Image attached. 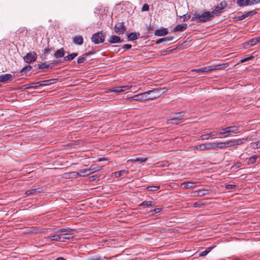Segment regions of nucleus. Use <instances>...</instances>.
<instances>
[{"label": "nucleus", "instance_id": "f257e3e1", "mask_svg": "<svg viewBox=\"0 0 260 260\" xmlns=\"http://www.w3.org/2000/svg\"><path fill=\"white\" fill-rule=\"evenodd\" d=\"M193 15L194 16L191 18V20L196 21L197 23L210 21L215 17L214 12L212 11H206L202 14L196 11L194 13Z\"/></svg>", "mask_w": 260, "mask_h": 260}, {"label": "nucleus", "instance_id": "f03ea898", "mask_svg": "<svg viewBox=\"0 0 260 260\" xmlns=\"http://www.w3.org/2000/svg\"><path fill=\"white\" fill-rule=\"evenodd\" d=\"M185 113V112L181 111L180 112L174 113L173 116H170L169 119L168 120L167 123L178 124L179 122L182 121L183 117L184 116Z\"/></svg>", "mask_w": 260, "mask_h": 260}, {"label": "nucleus", "instance_id": "7ed1b4c3", "mask_svg": "<svg viewBox=\"0 0 260 260\" xmlns=\"http://www.w3.org/2000/svg\"><path fill=\"white\" fill-rule=\"evenodd\" d=\"M167 90L168 89L166 87H164L162 88H154L152 90L147 91V92H149V100H152L159 97L162 94L166 92Z\"/></svg>", "mask_w": 260, "mask_h": 260}, {"label": "nucleus", "instance_id": "20e7f679", "mask_svg": "<svg viewBox=\"0 0 260 260\" xmlns=\"http://www.w3.org/2000/svg\"><path fill=\"white\" fill-rule=\"evenodd\" d=\"M106 36V32L100 31L93 34L91 38V40L95 44H99L104 42Z\"/></svg>", "mask_w": 260, "mask_h": 260}, {"label": "nucleus", "instance_id": "39448f33", "mask_svg": "<svg viewBox=\"0 0 260 260\" xmlns=\"http://www.w3.org/2000/svg\"><path fill=\"white\" fill-rule=\"evenodd\" d=\"M148 95L149 92L146 91L143 93L134 95V96L130 97L129 99V100L136 101L144 102L149 100Z\"/></svg>", "mask_w": 260, "mask_h": 260}, {"label": "nucleus", "instance_id": "423d86ee", "mask_svg": "<svg viewBox=\"0 0 260 260\" xmlns=\"http://www.w3.org/2000/svg\"><path fill=\"white\" fill-rule=\"evenodd\" d=\"M115 32L118 35H123L126 30L123 22H118L114 26Z\"/></svg>", "mask_w": 260, "mask_h": 260}, {"label": "nucleus", "instance_id": "0eeeda50", "mask_svg": "<svg viewBox=\"0 0 260 260\" xmlns=\"http://www.w3.org/2000/svg\"><path fill=\"white\" fill-rule=\"evenodd\" d=\"M24 61L28 63L35 61L37 58V55L34 51L29 52L23 57Z\"/></svg>", "mask_w": 260, "mask_h": 260}, {"label": "nucleus", "instance_id": "6e6552de", "mask_svg": "<svg viewBox=\"0 0 260 260\" xmlns=\"http://www.w3.org/2000/svg\"><path fill=\"white\" fill-rule=\"evenodd\" d=\"M228 6V3L225 1L221 2L219 5L215 7L214 9L212 11L214 12V15L215 16V13H221L223 9Z\"/></svg>", "mask_w": 260, "mask_h": 260}, {"label": "nucleus", "instance_id": "1a4fd4ad", "mask_svg": "<svg viewBox=\"0 0 260 260\" xmlns=\"http://www.w3.org/2000/svg\"><path fill=\"white\" fill-rule=\"evenodd\" d=\"M169 33V30L167 28L161 27L160 29H156L154 31V35L156 36H164L168 35Z\"/></svg>", "mask_w": 260, "mask_h": 260}, {"label": "nucleus", "instance_id": "9d476101", "mask_svg": "<svg viewBox=\"0 0 260 260\" xmlns=\"http://www.w3.org/2000/svg\"><path fill=\"white\" fill-rule=\"evenodd\" d=\"M229 66V63L214 64L210 66L211 71H212L213 70H223L226 68L228 67Z\"/></svg>", "mask_w": 260, "mask_h": 260}, {"label": "nucleus", "instance_id": "9b49d317", "mask_svg": "<svg viewBox=\"0 0 260 260\" xmlns=\"http://www.w3.org/2000/svg\"><path fill=\"white\" fill-rule=\"evenodd\" d=\"M13 79V77L11 74H6L0 75V82L2 83H6L8 81H11Z\"/></svg>", "mask_w": 260, "mask_h": 260}, {"label": "nucleus", "instance_id": "f8f14e48", "mask_svg": "<svg viewBox=\"0 0 260 260\" xmlns=\"http://www.w3.org/2000/svg\"><path fill=\"white\" fill-rule=\"evenodd\" d=\"M73 42L78 45H82L83 44L84 39L82 36L76 35L72 38Z\"/></svg>", "mask_w": 260, "mask_h": 260}, {"label": "nucleus", "instance_id": "ddd939ff", "mask_svg": "<svg viewBox=\"0 0 260 260\" xmlns=\"http://www.w3.org/2000/svg\"><path fill=\"white\" fill-rule=\"evenodd\" d=\"M123 41V39H121L120 37L116 35H112L108 39V42L111 44H116L121 43Z\"/></svg>", "mask_w": 260, "mask_h": 260}, {"label": "nucleus", "instance_id": "4468645a", "mask_svg": "<svg viewBox=\"0 0 260 260\" xmlns=\"http://www.w3.org/2000/svg\"><path fill=\"white\" fill-rule=\"evenodd\" d=\"M187 27L186 23H182L178 24L175 27H174L173 32H180L185 30Z\"/></svg>", "mask_w": 260, "mask_h": 260}, {"label": "nucleus", "instance_id": "2eb2a0df", "mask_svg": "<svg viewBox=\"0 0 260 260\" xmlns=\"http://www.w3.org/2000/svg\"><path fill=\"white\" fill-rule=\"evenodd\" d=\"M140 37V34L139 32H132L127 36L128 41H135Z\"/></svg>", "mask_w": 260, "mask_h": 260}, {"label": "nucleus", "instance_id": "dca6fc26", "mask_svg": "<svg viewBox=\"0 0 260 260\" xmlns=\"http://www.w3.org/2000/svg\"><path fill=\"white\" fill-rule=\"evenodd\" d=\"M232 140H230L229 141H227L225 142H220V143H217L218 147L220 149H222L224 148H228L230 147L233 146V143H232Z\"/></svg>", "mask_w": 260, "mask_h": 260}, {"label": "nucleus", "instance_id": "f3484780", "mask_svg": "<svg viewBox=\"0 0 260 260\" xmlns=\"http://www.w3.org/2000/svg\"><path fill=\"white\" fill-rule=\"evenodd\" d=\"M42 190L43 189L41 188L30 189L26 190L25 191V193L27 196H29V195H31V194L36 195V194H39L40 192H41Z\"/></svg>", "mask_w": 260, "mask_h": 260}, {"label": "nucleus", "instance_id": "a211bd4d", "mask_svg": "<svg viewBox=\"0 0 260 260\" xmlns=\"http://www.w3.org/2000/svg\"><path fill=\"white\" fill-rule=\"evenodd\" d=\"M204 145L206 150H215L218 147L217 142L205 143Z\"/></svg>", "mask_w": 260, "mask_h": 260}, {"label": "nucleus", "instance_id": "6ab92c4d", "mask_svg": "<svg viewBox=\"0 0 260 260\" xmlns=\"http://www.w3.org/2000/svg\"><path fill=\"white\" fill-rule=\"evenodd\" d=\"M65 53L66 51L64 48H61L54 52V56L56 58H61L64 56Z\"/></svg>", "mask_w": 260, "mask_h": 260}, {"label": "nucleus", "instance_id": "aec40b11", "mask_svg": "<svg viewBox=\"0 0 260 260\" xmlns=\"http://www.w3.org/2000/svg\"><path fill=\"white\" fill-rule=\"evenodd\" d=\"M211 192H212V190L205 189H200L197 191V196L202 197L208 194Z\"/></svg>", "mask_w": 260, "mask_h": 260}, {"label": "nucleus", "instance_id": "412c9836", "mask_svg": "<svg viewBox=\"0 0 260 260\" xmlns=\"http://www.w3.org/2000/svg\"><path fill=\"white\" fill-rule=\"evenodd\" d=\"M32 68L31 66H29V65L26 66L24 67V68H23L21 69V70L20 71V72L18 73V74H20V75L17 74L16 76H20L26 74L29 71H30L32 69Z\"/></svg>", "mask_w": 260, "mask_h": 260}, {"label": "nucleus", "instance_id": "4be33fe9", "mask_svg": "<svg viewBox=\"0 0 260 260\" xmlns=\"http://www.w3.org/2000/svg\"><path fill=\"white\" fill-rule=\"evenodd\" d=\"M55 233H62V232H66V233H71L73 231H75V229H72L70 228H59V229H53Z\"/></svg>", "mask_w": 260, "mask_h": 260}, {"label": "nucleus", "instance_id": "5701e85b", "mask_svg": "<svg viewBox=\"0 0 260 260\" xmlns=\"http://www.w3.org/2000/svg\"><path fill=\"white\" fill-rule=\"evenodd\" d=\"M218 131H213L211 132L210 133L206 135H203L201 136L202 139L203 140H208L210 137H212L213 136H218Z\"/></svg>", "mask_w": 260, "mask_h": 260}, {"label": "nucleus", "instance_id": "b1692460", "mask_svg": "<svg viewBox=\"0 0 260 260\" xmlns=\"http://www.w3.org/2000/svg\"><path fill=\"white\" fill-rule=\"evenodd\" d=\"M173 39H174L173 36H168L167 37H165V38H162L158 39L156 41L155 44H159L160 43L165 42L167 41H170L173 40Z\"/></svg>", "mask_w": 260, "mask_h": 260}, {"label": "nucleus", "instance_id": "393cba45", "mask_svg": "<svg viewBox=\"0 0 260 260\" xmlns=\"http://www.w3.org/2000/svg\"><path fill=\"white\" fill-rule=\"evenodd\" d=\"M220 132H218V135L219 136V137L221 138H226L230 135L229 132H228V130L225 128H222L221 129Z\"/></svg>", "mask_w": 260, "mask_h": 260}, {"label": "nucleus", "instance_id": "a878e982", "mask_svg": "<svg viewBox=\"0 0 260 260\" xmlns=\"http://www.w3.org/2000/svg\"><path fill=\"white\" fill-rule=\"evenodd\" d=\"M259 43H260V37L258 38H252L245 43L247 45H249L250 46H252Z\"/></svg>", "mask_w": 260, "mask_h": 260}, {"label": "nucleus", "instance_id": "bb28decb", "mask_svg": "<svg viewBox=\"0 0 260 260\" xmlns=\"http://www.w3.org/2000/svg\"><path fill=\"white\" fill-rule=\"evenodd\" d=\"M225 128L228 130V132L230 135L232 134H237L238 131V127L235 125L226 127Z\"/></svg>", "mask_w": 260, "mask_h": 260}, {"label": "nucleus", "instance_id": "cd10ccee", "mask_svg": "<svg viewBox=\"0 0 260 260\" xmlns=\"http://www.w3.org/2000/svg\"><path fill=\"white\" fill-rule=\"evenodd\" d=\"M140 206L155 207V204L154 202L152 201H145L141 203Z\"/></svg>", "mask_w": 260, "mask_h": 260}, {"label": "nucleus", "instance_id": "c85d7f7f", "mask_svg": "<svg viewBox=\"0 0 260 260\" xmlns=\"http://www.w3.org/2000/svg\"><path fill=\"white\" fill-rule=\"evenodd\" d=\"M50 241H61L63 242L64 241L61 239L60 234L54 235V236H49L47 238Z\"/></svg>", "mask_w": 260, "mask_h": 260}, {"label": "nucleus", "instance_id": "c756f323", "mask_svg": "<svg viewBox=\"0 0 260 260\" xmlns=\"http://www.w3.org/2000/svg\"><path fill=\"white\" fill-rule=\"evenodd\" d=\"M61 239H71L75 237L74 234L71 233H67L65 234H60Z\"/></svg>", "mask_w": 260, "mask_h": 260}, {"label": "nucleus", "instance_id": "7c9ffc66", "mask_svg": "<svg viewBox=\"0 0 260 260\" xmlns=\"http://www.w3.org/2000/svg\"><path fill=\"white\" fill-rule=\"evenodd\" d=\"M232 143H233V146H235V145H242V144H243L244 143H245V140H244V138H242V139H232Z\"/></svg>", "mask_w": 260, "mask_h": 260}, {"label": "nucleus", "instance_id": "2f4dec72", "mask_svg": "<svg viewBox=\"0 0 260 260\" xmlns=\"http://www.w3.org/2000/svg\"><path fill=\"white\" fill-rule=\"evenodd\" d=\"M103 168V166H99L96 165H93L90 166L89 168L90 171L91 172V173H93L94 172H96L98 171L101 170Z\"/></svg>", "mask_w": 260, "mask_h": 260}, {"label": "nucleus", "instance_id": "473e14b6", "mask_svg": "<svg viewBox=\"0 0 260 260\" xmlns=\"http://www.w3.org/2000/svg\"><path fill=\"white\" fill-rule=\"evenodd\" d=\"M80 176H86L92 174L89 168L80 170Z\"/></svg>", "mask_w": 260, "mask_h": 260}, {"label": "nucleus", "instance_id": "72a5a7b5", "mask_svg": "<svg viewBox=\"0 0 260 260\" xmlns=\"http://www.w3.org/2000/svg\"><path fill=\"white\" fill-rule=\"evenodd\" d=\"M210 68H211L210 66L205 67H204V68H202L194 70H193V71H195V72H196L197 73H199V72H206V73L210 72H211Z\"/></svg>", "mask_w": 260, "mask_h": 260}, {"label": "nucleus", "instance_id": "f704fd0d", "mask_svg": "<svg viewBox=\"0 0 260 260\" xmlns=\"http://www.w3.org/2000/svg\"><path fill=\"white\" fill-rule=\"evenodd\" d=\"M196 183L194 182H184L182 185L186 189L194 187L196 185H195Z\"/></svg>", "mask_w": 260, "mask_h": 260}, {"label": "nucleus", "instance_id": "c9c22d12", "mask_svg": "<svg viewBox=\"0 0 260 260\" xmlns=\"http://www.w3.org/2000/svg\"><path fill=\"white\" fill-rule=\"evenodd\" d=\"M80 172H72L67 174V176H68V177L70 178H76L78 176H80Z\"/></svg>", "mask_w": 260, "mask_h": 260}, {"label": "nucleus", "instance_id": "e433bc0d", "mask_svg": "<svg viewBox=\"0 0 260 260\" xmlns=\"http://www.w3.org/2000/svg\"><path fill=\"white\" fill-rule=\"evenodd\" d=\"M51 84H52V82H51V80H49L37 82V84L38 85H40V86H47V85H51Z\"/></svg>", "mask_w": 260, "mask_h": 260}, {"label": "nucleus", "instance_id": "4c0bfd02", "mask_svg": "<svg viewBox=\"0 0 260 260\" xmlns=\"http://www.w3.org/2000/svg\"><path fill=\"white\" fill-rule=\"evenodd\" d=\"M214 247H215V246H211V247H209L207 248L206 250L201 252L199 254V256H204L206 255L208 253H209V252L210 251H211L214 248Z\"/></svg>", "mask_w": 260, "mask_h": 260}, {"label": "nucleus", "instance_id": "58836bf2", "mask_svg": "<svg viewBox=\"0 0 260 260\" xmlns=\"http://www.w3.org/2000/svg\"><path fill=\"white\" fill-rule=\"evenodd\" d=\"M38 69L43 70V71H46L47 70V63L42 62L38 64Z\"/></svg>", "mask_w": 260, "mask_h": 260}, {"label": "nucleus", "instance_id": "ea45409f", "mask_svg": "<svg viewBox=\"0 0 260 260\" xmlns=\"http://www.w3.org/2000/svg\"><path fill=\"white\" fill-rule=\"evenodd\" d=\"M161 210H162L161 208H155V209H154L153 210H151L148 211V213L150 216H153L154 214L161 211Z\"/></svg>", "mask_w": 260, "mask_h": 260}, {"label": "nucleus", "instance_id": "a19ab883", "mask_svg": "<svg viewBox=\"0 0 260 260\" xmlns=\"http://www.w3.org/2000/svg\"><path fill=\"white\" fill-rule=\"evenodd\" d=\"M177 48L172 49H169V50H164L160 51V55L162 56H165L166 55L169 54L171 53H172Z\"/></svg>", "mask_w": 260, "mask_h": 260}, {"label": "nucleus", "instance_id": "79ce46f5", "mask_svg": "<svg viewBox=\"0 0 260 260\" xmlns=\"http://www.w3.org/2000/svg\"><path fill=\"white\" fill-rule=\"evenodd\" d=\"M257 158H258L257 155H254V156L250 157L249 158L248 161L247 163V165H250L254 164Z\"/></svg>", "mask_w": 260, "mask_h": 260}, {"label": "nucleus", "instance_id": "37998d69", "mask_svg": "<svg viewBox=\"0 0 260 260\" xmlns=\"http://www.w3.org/2000/svg\"><path fill=\"white\" fill-rule=\"evenodd\" d=\"M87 260H108V257L106 256L101 257V256H92L88 258Z\"/></svg>", "mask_w": 260, "mask_h": 260}, {"label": "nucleus", "instance_id": "c03bdc74", "mask_svg": "<svg viewBox=\"0 0 260 260\" xmlns=\"http://www.w3.org/2000/svg\"><path fill=\"white\" fill-rule=\"evenodd\" d=\"M126 173H127V171H126L124 170L117 171V172L114 173V176L116 178L119 177Z\"/></svg>", "mask_w": 260, "mask_h": 260}, {"label": "nucleus", "instance_id": "a18cd8bd", "mask_svg": "<svg viewBox=\"0 0 260 260\" xmlns=\"http://www.w3.org/2000/svg\"><path fill=\"white\" fill-rule=\"evenodd\" d=\"M51 51V49L49 48V46L43 50V54L42 56H44V59H46V56L50 53V51Z\"/></svg>", "mask_w": 260, "mask_h": 260}, {"label": "nucleus", "instance_id": "49530a36", "mask_svg": "<svg viewBox=\"0 0 260 260\" xmlns=\"http://www.w3.org/2000/svg\"><path fill=\"white\" fill-rule=\"evenodd\" d=\"M257 13V12L255 10H254L253 11H248L247 12H246L244 15H245V18H247V17H252L253 15L256 14Z\"/></svg>", "mask_w": 260, "mask_h": 260}, {"label": "nucleus", "instance_id": "de8ad7c7", "mask_svg": "<svg viewBox=\"0 0 260 260\" xmlns=\"http://www.w3.org/2000/svg\"><path fill=\"white\" fill-rule=\"evenodd\" d=\"M110 91L111 92H115L117 94L121 93L120 86H116V87H112V88H111L110 89Z\"/></svg>", "mask_w": 260, "mask_h": 260}, {"label": "nucleus", "instance_id": "09e8293b", "mask_svg": "<svg viewBox=\"0 0 260 260\" xmlns=\"http://www.w3.org/2000/svg\"><path fill=\"white\" fill-rule=\"evenodd\" d=\"M160 188V186H149L147 189L149 191H156Z\"/></svg>", "mask_w": 260, "mask_h": 260}, {"label": "nucleus", "instance_id": "8fccbe9b", "mask_svg": "<svg viewBox=\"0 0 260 260\" xmlns=\"http://www.w3.org/2000/svg\"><path fill=\"white\" fill-rule=\"evenodd\" d=\"M204 144L194 146L193 147L194 149L200 150H205V147Z\"/></svg>", "mask_w": 260, "mask_h": 260}, {"label": "nucleus", "instance_id": "3c124183", "mask_svg": "<svg viewBox=\"0 0 260 260\" xmlns=\"http://www.w3.org/2000/svg\"><path fill=\"white\" fill-rule=\"evenodd\" d=\"M245 0H237V4L240 7L246 6Z\"/></svg>", "mask_w": 260, "mask_h": 260}, {"label": "nucleus", "instance_id": "603ef678", "mask_svg": "<svg viewBox=\"0 0 260 260\" xmlns=\"http://www.w3.org/2000/svg\"><path fill=\"white\" fill-rule=\"evenodd\" d=\"M147 160V158H143V157H137L135 159H131L132 161H140V162H145Z\"/></svg>", "mask_w": 260, "mask_h": 260}, {"label": "nucleus", "instance_id": "864d4df0", "mask_svg": "<svg viewBox=\"0 0 260 260\" xmlns=\"http://www.w3.org/2000/svg\"><path fill=\"white\" fill-rule=\"evenodd\" d=\"M253 149H255L260 148V141L256 142L251 143Z\"/></svg>", "mask_w": 260, "mask_h": 260}, {"label": "nucleus", "instance_id": "5fc2aeb1", "mask_svg": "<svg viewBox=\"0 0 260 260\" xmlns=\"http://www.w3.org/2000/svg\"><path fill=\"white\" fill-rule=\"evenodd\" d=\"M245 18H246L245 15L243 14L241 16H235L233 18V19H234L235 21H240L243 20Z\"/></svg>", "mask_w": 260, "mask_h": 260}, {"label": "nucleus", "instance_id": "6e6d98bb", "mask_svg": "<svg viewBox=\"0 0 260 260\" xmlns=\"http://www.w3.org/2000/svg\"><path fill=\"white\" fill-rule=\"evenodd\" d=\"M180 18L181 17H182L183 18V20L182 21L183 22H185L186 21H187L188 19H189L190 18V15L189 14H183L182 16H179Z\"/></svg>", "mask_w": 260, "mask_h": 260}, {"label": "nucleus", "instance_id": "4d7b16f0", "mask_svg": "<svg viewBox=\"0 0 260 260\" xmlns=\"http://www.w3.org/2000/svg\"><path fill=\"white\" fill-rule=\"evenodd\" d=\"M78 56V53L74 52L68 55V58H70V60H72L76 56Z\"/></svg>", "mask_w": 260, "mask_h": 260}, {"label": "nucleus", "instance_id": "13d9d810", "mask_svg": "<svg viewBox=\"0 0 260 260\" xmlns=\"http://www.w3.org/2000/svg\"><path fill=\"white\" fill-rule=\"evenodd\" d=\"M205 205V204L201 202H197L193 204V207L195 208L197 207H201Z\"/></svg>", "mask_w": 260, "mask_h": 260}, {"label": "nucleus", "instance_id": "bf43d9fd", "mask_svg": "<svg viewBox=\"0 0 260 260\" xmlns=\"http://www.w3.org/2000/svg\"><path fill=\"white\" fill-rule=\"evenodd\" d=\"M99 177V175H94L88 177L89 181H93Z\"/></svg>", "mask_w": 260, "mask_h": 260}, {"label": "nucleus", "instance_id": "052dcab7", "mask_svg": "<svg viewBox=\"0 0 260 260\" xmlns=\"http://www.w3.org/2000/svg\"><path fill=\"white\" fill-rule=\"evenodd\" d=\"M131 87H132V86H129V85L120 86L121 92H123L125 91V90L129 89Z\"/></svg>", "mask_w": 260, "mask_h": 260}, {"label": "nucleus", "instance_id": "680f3d73", "mask_svg": "<svg viewBox=\"0 0 260 260\" xmlns=\"http://www.w3.org/2000/svg\"><path fill=\"white\" fill-rule=\"evenodd\" d=\"M254 57L253 56H250L249 57H245V58H244L241 59L240 61H241V62H246V61H247L251 60Z\"/></svg>", "mask_w": 260, "mask_h": 260}, {"label": "nucleus", "instance_id": "e2e57ef3", "mask_svg": "<svg viewBox=\"0 0 260 260\" xmlns=\"http://www.w3.org/2000/svg\"><path fill=\"white\" fill-rule=\"evenodd\" d=\"M86 60V58L85 57H80L77 59V63L80 64L84 62Z\"/></svg>", "mask_w": 260, "mask_h": 260}, {"label": "nucleus", "instance_id": "0e129e2a", "mask_svg": "<svg viewBox=\"0 0 260 260\" xmlns=\"http://www.w3.org/2000/svg\"><path fill=\"white\" fill-rule=\"evenodd\" d=\"M149 5L147 4H145L143 6V7L142 8L141 11L142 12L148 11H149Z\"/></svg>", "mask_w": 260, "mask_h": 260}, {"label": "nucleus", "instance_id": "69168bd1", "mask_svg": "<svg viewBox=\"0 0 260 260\" xmlns=\"http://www.w3.org/2000/svg\"><path fill=\"white\" fill-rule=\"evenodd\" d=\"M242 164L241 162H237L236 164H235L234 165H233L232 167V169H237V168H240L241 167H242Z\"/></svg>", "mask_w": 260, "mask_h": 260}, {"label": "nucleus", "instance_id": "338daca9", "mask_svg": "<svg viewBox=\"0 0 260 260\" xmlns=\"http://www.w3.org/2000/svg\"><path fill=\"white\" fill-rule=\"evenodd\" d=\"M236 187V185L235 184H227L225 185V188L226 189H231Z\"/></svg>", "mask_w": 260, "mask_h": 260}, {"label": "nucleus", "instance_id": "774afa93", "mask_svg": "<svg viewBox=\"0 0 260 260\" xmlns=\"http://www.w3.org/2000/svg\"><path fill=\"white\" fill-rule=\"evenodd\" d=\"M132 46L131 44H125L122 46V49L125 50H129L132 48Z\"/></svg>", "mask_w": 260, "mask_h": 260}]
</instances>
